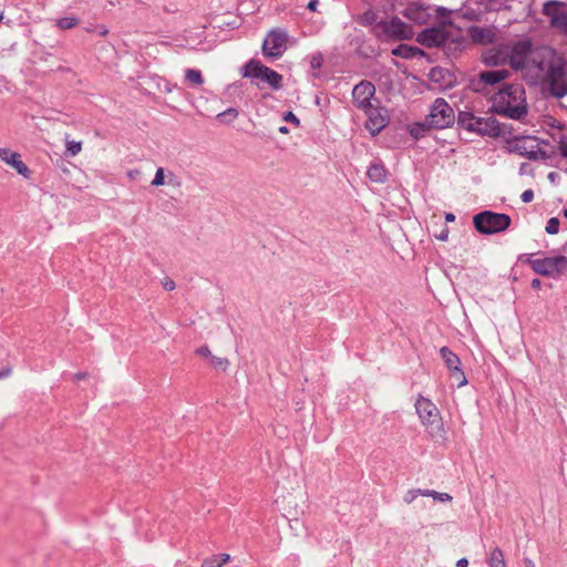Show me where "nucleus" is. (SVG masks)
I'll use <instances>...</instances> for the list:
<instances>
[{
	"instance_id": "nucleus-41",
	"label": "nucleus",
	"mask_w": 567,
	"mask_h": 567,
	"mask_svg": "<svg viewBox=\"0 0 567 567\" xmlns=\"http://www.w3.org/2000/svg\"><path fill=\"white\" fill-rule=\"evenodd\" d=\"M534 198V192L532 189H526L525 192H523V194L520 195V199L524 202V203H530Z\"/></svg>"
},
{
	"instance_id": "nucleus-28",
	"label": "nucleus",
	"mask_w": 567,
	"mask_h": 567,
	"mask_svg": "<svg viewBox=\"0 0 567 567\" xmlns=\"http://www.w3.org/2000/svg\"><path fill=\"white\" fill-rule=\"evenodd\" d=\"M79 20L74 17H63L56 20V25L62 30L72 29L78 25Z\"/></svg>"
},
{
	"instance_id": "nucleus-58",
	"label": "nucleus",
	"mask_w": 567,
	"mask_h": 567,
	"mask_svg": "<svg viewBox=\"0 0 567 567\" xmlns=\"http://www.w3.org/2000/svg\"><path fill=\"white\" fill-rule=\"evenodd\" d=\"M566 107H567V105H566Z\"/></svg>"
},
{
	"instance_id": "nucleus-30",
	"label": "nucleus",
	"mask_w": 567,
	"mask_h": 567,
	"mask_svg": "<svg viewBox=\"0 0 567 567\" xmlns=\"http://www.w3.org/2000/svg\"><path fill=\"white\" fill-rule=\"evenodd\" d=\"M359 23L362 25H375L377 22V14L372 10L365 11L360 18Z\"/></svg>"
},
{
	"instance_id": "nucleus-44",
	"label": "nucleus",
	"mask_w": 567,
	"mask_h": 567,
	"mask_svg": "<svg viewBox=\"0 0 567 567\" xmlns=\"http://www.w3.org/2000/svg\"><path fill=\"white\" fill-rule=\"evenodd\" d=\"M11 374V368L7 367L0 370V379L7 378Z\"/></svg>"
},
{
	"instance_id": "nucleus-12",
	"label": "nucleus",
	"mask_w": 567,
	"mask_h": 567,
	"mask_svg": "<svg viewBox=\"0 0 567 567\" xmlns=\"http://www.w3.org/2000/svg\"><path fill=\"white\" fill-rule=\"evenodd\" d=\"M543 13L549 18L551 27L567 34V3L548 1L544 4Z\"/></svg>"
},
{
	"instance_id": "nucleus-50",
	"label": "nucleus",
	"mask_w": 567,
	"mask_h": 567,
	"mask_svg": "<svg viewBox=\"0 0 567 567\" xmlns=\"http://www.w3.org/2000/svg\"><path fill=\"white\" fill-rule=\"evenodd\" d=\"M524 566L525 567H535V564L532 559L529 558H524Z\"/></svg>"
},
{
	"instance_id": "nucleus-19",
	"label": "nucleus",
	"mask_w": 567,
	"mask_h": 567,
	"mask_svg": "<svg viewBox=\"0 0 567 567\" xmlns=\"http://www.w3.org/2000/svg\"><path fill=\"white\" fill-rule=\"evenodd\" d=\"M529 141L534 140L532 137H515L513 151L533 161L545 158V152L538 148L537 145H529Z\"/></svg>"
},
{
	"instance_id": "nucleus-11",
	"label": "nucleus",
	"mask_w": 567,
	"mask_h": 567,
	"mask_svg": "<svg viewBox=\"0 0 567 567\" xmlns=\"http://www.w3.org/2000/svg\"><path fill=\"white\" fill-rule=\"evenodd\" d=\"M288 34L281 30H271L264 40L262 53L267 58L278 59L287 49Z\"/></svg>"
},
{
	"instance_id": "nucleus-32",
	"label": "nucleus",
	"mask_w": 567,
	"mask_h": 567,
	"mask_svg": "<svg viewBox=\"0 0 567 567\" xmlns=\"http://www.w3.org/2000/svg\"><path fill=\"white\" fill-rule=\"evenodd\" d=\"M427 492H425V489H421V488H417V489H410L405 493L404 495V502L410 504L412 503L417 496H427Z\"/></svg>"
},
{
	"instance_id": "nucleus-33",
	"label": "nucleus",
	"mask_w": 567,
	"mask_h": 567,
	"mask_svg": "<svg viewBox=\"0 0 567 567\" xmlns=\"http://www.w3.org/2000/svg\"><path fill=\"white\" fill-rule=\"evenodd\" d=\"M82 150V143L78 141H66V155L75 156Z\"/></svg>"
},
{
	"instance_id": "nucleus-21",
	"label": "nucleus",
	"mask_w": 567,
	"mask_h": 567,
	"mask_svg": "<svg viewBox=\"0 0 567 567\" xmlns=\"http://www.w3.org/2000/svg\"><path fill=\"white\" fill-rule=\"evenodd\" d=\"M471 40L481 45H487L496 42L497 35L494 28L472 25L468 28Z\"/></svg>"
},
{
	"instance_id": "nucleus-51",
	"label": "nucleus",
	"mask_w": 567,
	"mask_h": 567,
	"mask_svg": "<svg viewBox=\"0 0 567 567\" xmlns=\"http://www.w3.org/2000/svg\"><path fill=\"white\" fill-rule=\"evenodd\" d=\"M445 220H446V221H454V220H455V216H454V214H452V213H447V214L445 215Z\"/></svg>"
},
{
	"instance_id": "nucleus-37",
	"label": "nucleus",
	"mask_w": 567,
	"mask_h": 567,
	"mask_svg": "<svg viewBox=\"0 0 567 567\" xmlns=\"http://www.w3.org/2000/svg\"><path fill=\"white\" fill-rule=\"evenodd\" d=\"M151 184L154 187H158V186H162L165 184V171L163 167L157 168L155 176Z\"/></svg>"
},
{
	"instance_id": "nucleus-34",
	"label": "nucleus",
	"mask_w": 567,
	"mask_h": 567,
	"mask_svg": "<svg viewBox=\"0 0 567 567\" xmlns=\"http://www.w3.org/2000/svg\"><path fill=\"white\" fill-rule=\"evenodd\" d=\"M429 130L425 125V122L424 123H416L414 124L411 130H410V133L411 135L414 137V138H420L424 135V132Z\"/></svg>"
},
{
	"instance_id": "nucleus-57",
	"label": "nucleus",
	"mask_w": 567,
	"mask_h": 567,
	"mask_svg": "<svg viewBox=\"0 0 567 567\" xmlns=\"http://www.w3.org/2000/svg\"><path fill=\"white\" fill-rule=\"evenodd\" d=\"M2 19H3V12L0 11V21H2Z\"/></svg>"
},
{
	"instance_id": "nucleus-25",
	"label": "nucleus",
	"mask_w": 567,
	"mask_h": 567,
	"mask_svg": "<svg viewBox=\"0 0 567 567\" xmlns=\"http://www.w3.org/2000/svg\"><path fill=\"white\" fill-rule=\"evenodd\" d=\"M230 556L228 554L213 555L203 560L200 567H221L224 564L229 561Z\"/></svg>"
},
{
	"instance_id": "nucleus-17",
	"label": "nucleus",
	"mask_w": 567,
	"mask_h": 567,
	"mask_svg": "<svg viewBox=\"0 0 567 567\" xmlns=\"http://www.w3.org/2000/svg\"><path fill=\"white\" fill-rule=\"evenodd\" d=\"M508 43H498L482 52L481 61L486 66H499L507 63Z\"/></svg>"
},
{
	"instance_id": "nucleus-16",
	"label": "nucleus",
	"mask_w": 567,
	"mask_h": 567,
	"mask_svg": "<svg viewBox=\"0 0 567 567\" xmlns=\"http://www.w3.org/2000/svg\"><path fill=\"white\" fill-rule=\"evenodd\" d=\"M375 94V86L370 81H361L357 85H354L352 90V99L354 105L363 111L364 109L369 107L370 105L377 103L379 104V101L374 99Z\"/></svg>"
},
{
	"instance_id": "nucleus-46",
	"label": "nucleus",
	"mask_w": 567,
	"mask_h": 567,
	"mask_svg": "<svg viewBox=\"0 0 567 567\" xmlns=\"http://www.w3.org/2000/svg\"><path fill=\"white\" fill-rule=\"evenodd\" d=\"M530 287L533 289H539L542 287V281L538 278H535L532 280Z\"/></svg>"
},
{
	"instance_id": "nucleus-5",
	"label": "nucleus",
	"mask_w": 567,
	"mask_h": 567,
	"mask_svg": "<svg viewBox=\"0 0 567 567\" xmlns=\"http://www.w3.org/2000/svg\"><path fill=\"white\" fill-rule=\"evenodd\" d=\"M511 221L512 219L507 214L491 210H484L473 218L476 230L484 235L504 231L509 227Z\"/></svg>"
},
{
	"instance_id": "nucleus-18",
	"label": "nucleus",
	"mask_w": 567,
	"mask_h": 567,
	"mask_svg": "<svg viewBox=\"0 0 567 567\" xmlns=\"http://www.w3.org/2000/svg\"><path fill=\"white\" fill-rule=\"evenodd\" d=\"M440 354H441L442 359L444 360L447 369L457 379L458 386L465 385L467 383V380H466L464 372L460 368V365H461L460 358L454 352H452L447 347H442L440 349Z\"/></svg>"
},
{
	"instance_id": "nucleus-3",
	"label": "nucleus",
	"mask_w": 567,
	"mask_h": 567,
	"mask_svg": "<svg viewBox=\"0 0 567 567\" xmlns=\"http://www.w3.org/2000/svg\"><path fill=\"white\" fill-rule=\"evenodd\" d=\"M372 32L381 41L409 40L414 35L413 28L398 17L392 18L390 21L378 22L372 28Z\"/></svg>"
},
{
	"instance_id": "nucleus-38",
	"label": "nucleus",
	"mask_w": 567,
	"mask_h": 567,
	"mask_svg": "<svg viewBox=\"0 0 567 567\" xmlns=\"http://www.w3.org/2000/svg\"><path fill=\"white\" fill-rule=\"evenodd\" d=\"M322 63H323V56L321 53H316L311 56V61H310V64H311V68L312 69H320L322 66Z\"/></svg>"
},
{
	"instance_id": "nucleus-54",
	"label": "nucleus",
	"mask_w": 567,
	"mask_h": 567,
	"mask_svg": "<svg viewBox=\"0 0 567 567\" xmlns=\"http://www.w3.org/2000/svg\"><path fill=\"white\" fill-rule=\"evenodd\" d=\"M464 17H467V18H471V19H474L475 18V14H472L470 12H465L464 13Z\"/></svg>"
},
{
	"instance_id": "nucleus-36",
	"label": "nucleus",
	"mask_w": 567,
	"mask_h": 567,
	"mask_svg": "<svg viewBox=\"0 0 567 567\" xmlns=\"http://www.w3.org/2000/svg\"><path fill=\"white\" fill-rule=\"evenodd\" d=\"M425 492L429 493L427 496H431L435 501H439V502H451L452 501V496L447 493H439V492H435L432 489H425Z\"/></svg>"
},
{
	"instance_id": "nucleus-13",
	"label": "nucleus",
	"mask_w": 567,
	"mask_h": 567,
	"mask_svg": "<svg viewBox=\"0 0 567 567\" xmlns=\"http://www.w3.org/2000/svg\"><path fill=\"white\" fill-rule=\"evenodd\" d=\"M363 112L368 117L365 128L373 136L379 134L389 123L388 110L377 103L364 109Z\"/></svg>"
},
{
	"instance_id": "nucleus-4",
	"label": "nucleus",
	"mask_w": 567,
	"mask_h": 567,
	"mask_svg": "<svg viewBox=\"0 0 567 567\" xmlns=\"http://www.w3.org/2000/svg\"><path fill=\"white\" fill-rule=\"evenodd\" d=\"M241 75L254 80L266 82L272 90L277 91L282 86V75L277 71L264 65L260 61L251 59L245 65H243Z\"/></svg>"
},
{
	"instance_id": "nucleus-8",
	"label": "nucleus",
	"mask_w": 567,
	"mask_h": 567,
	"mask_svg": "<svg viewBox=\"0 0 567 567\" xmlns=\"http://www.w3.org/2000/svg\"><path fill=\"white\" fill-rule=\"evenodd\" d=\"M530 268L538 275L558 278L567 271V257L554 256L529 260Z\"/></svg>"
},
{
	"instance_id": "nucleus-2",
	"label": "nucleus",
	"mask_w": 567,
	"mask_h": 567,
	"mask_svg": "<svg viewBox=\"0 0 567 567\" xmlns=\"http://www.w3.org/2000/svg\"><path fill=\"white\" fill-rule=\"evenodd\" d=\"M493 110L496 114L522 120L527 115L525 90L519 84L506 85L494 96Z\"/></svg>"
},
{
	"instance_id": "nucleus-20",
	"label": "nucleus",
	"mask_w": 567,
	"mask_h": 567,
	"mask_svg": "<svg viewBox=\"0 0 567 567\" xmlns=\"http://www.w3.org/2000/svg\"><path fill=\"white\" fill-rule=\"evenodd\" d=\"M0 158L13 167L18 174L23 176L24 178H29L31 175V171L29 167L22 162L21 155L17 152L11 151L10 148L0 147Z\"/></svg>"
},
{
	"instance_id": "nucleus-31",
	"label": "nucleus",
	"mask_w": 567,
	"mask_h": 567,
	"mask_svg": "<svg viewBox=\"0 0 567 567\" xmlns=\"http://www.w3.org/2000/svg\"><path fill=\"white\" fill-rule=\"evenodd\" d=\"M239 115L237 109L235 107H229L227 109L226 111L219 113L217 115V118H219L220 121L223 122H227V123H230L233 122L235 118H237Z\"/></svg>"
},
{
	"instance_id": "nucleus-24",
	"label": "nucleus",
	"mask_w": 567,
	"mask_h": 567,
	"mask_svg": "<svg viewBox=\"0 0 567 567\" xmlns=\"http://www.w3.org/2000/svg\"><path fill=\"white\" fill-rule=\"evenodd\" d=\"M476 117L477 116H475L471 112L462 111L457 115V124L460 127H462L468 132H473V128L475 126L474 122H475Z\"/></svg>"
},
{
	"instance_id": "nucleus-23",
	"label": "nucleus",
	"mask_w": 567,
	"mask_h": 567,
	"mask_svg": "<svg viewBox=\"0 0 567 567\" xmlns=\"http://www.w3.org/2000/svg\"><path fill=\"white\" fill-rule=\"evenodd\" d=\"M367 175L373 183L382 184L386 181V169L382 163H373L369 166Z\"/></svg>"
},
{
	"instance_id": "nucleus-22",
	"label": "nucleus",
	"mask_w": 567,
	"mask_h": 567,
	"mask_svg": "<svg viewBox=\"0 0 567 567\" xmlns=\"http://www.w3.org/2000/svg\"><path fill=\"white\" fill-rule=\"evenodd\" d=\"M392 54L402 59H413L424 55V51L416 47L402 43L392 50Z\"/></svg>"
},
{
	"instance_id": "nucleus-42",
	"label": "nucleus",
	"mask_w": 567,
	"mask_h": 567,
	"mask_svg": "<svg viewBox=\"0 0 567 567\" xmlns=\"http://www.w3.org/2000/svg\"><path fill=\"white\" fill-rule=\"evenodd\" d=\"M163 287L165 290L172 291L175 289V282L167 278L163 281Z\"/></svg>"
},
{
	"instance_id": "nucleus-47",
	"label": "nucleus",
	"mask_w": 567,
	"mask_h": 567,
	"mask_svg": "<svg viewBox=\"0 0 567 567\" xmlns=\"http://www.w3.org/2000/svg\"><path fill=\"white\" fill-rule=\"evenodd\" d=\"M447 237H449V230L447 229L442 230L441 234L436 236V238L440 239V240H446Z\"/></svg>"
},
{
	"instance_id": "nucleus-26",
	"label": "nucleus",
	"mask_w": 567,
	"mask_h": 567,
	"mask_svg": "<svg viewBox=\"0 0 567 567\" xmlns=\"http://www.w3.org/2000/svg\"><path fill=\"white\" fill-rule=\"evenodd\" d=\"M489 567H506L504 554L499 547H495L488 558Z\"/></svg>"
},
{
	"instance_id": "nucleus-1",
	"label": "nucleus",
	"mask_w": 567,
	"mask_h": 567,
	"mask_svg": "<svg viewBox=\"0 0 567 567\" xmlns=\"http://www.w3.org/2000/svg\"><path fill=\"white\" fill-rule=\"evenodd\" d=\"M566 61L549 47H536L523 71L530 85L542 84L549 95L561 99L567 95Z\"/></svg>"
},
{
	"instance_id": "nucleus-56",
	"label": "nucleus",
	"mask_w": 567,
	"mask_h": 567,
	"mask_svg": "<svg viewBox=\"0 0 567 567\" xmlns=\"http://www.w3.org/2000/svg\"><path fill=\"white\" fill-rule=\"evenodd\" d=\"M563 215H564V216H565V218L567 219V209H564Z\"/></svg>"
},
{
	"instance_id": "nucleus-40",
	"label": "nucleus",
	"mask_w": 567,
	"mask_h": 567,
	"mask_svg": "<svg viewBox=\"0 0 567 567\" xmlns=\"http://www.w3.org/2000/svg\"><path fill=\"white\" fill-rule=\"evenodd\" d=\"M196 354L210 359L212 352L207 346L196 349Z\"/></svg>"
},
{
	"instance_id": "nucleus-7",
	"label": "nucleus",
	"mask_w": 567,
	"mask_h": 567,
	"mask_svg": "<svg viewBox=\"0 0 567 567\" xmlns=\"http://www.w3.org/2000/svg\"><path fill=\"white\" fill-rule=\"evenodd\" d=\"M427 128L443 130L450 127L455 121L452 106L444 99H436L431 106L430 114L425 117Z\"/></svg>"
},
{
	"instance_id": "nucleus-55",
	"label": "nucleus",
	"mask_w": 567,
	"mask_h": 567,
	"mask_svg": "<svg viewBox=\"0 0 567 567\" xmlns=\"http://www.w3.org/2000/svg\"><path fill=\"white\" fill-rule=\"evenodd\" d=\"M555 175H556V173L550 172V173L548 174V178H549V179H554Z\"/></svg>"
},
{
	"instance_id": "nucleus-49",
	"label": "nucleus",
	"mask_w": 567,
	"mask_h": 567,
	"mask_svg": "<svg viewBox=\"0 0 567 567\" xmlns=\"http://www.w3.org/2000/svg\"><path fill=\"white\" fill-rule=\"evenodd\" d=\"M456 566L457 567H467L468 566V560L467 558H461L457 560L456 563Z\"/></svg>"
},
{
	"instance_id": "nucleus-29",
	"label": "nucleus",
	"mask_w": 567,
	"mask_h": 567,
	"mask_svg": "<svg viewBox=\"0 0 567 567\" xmlns=\"http://www.w3.org/2000/svg\"><path fill=\"white\" fill-rule=\"evenodd\" d=\"M209 363L214 369L223 371H225L229 365L228 359L216 355H210Z\"/></svg>"
},
{
	"instance_id": "nucleus-14",
	"label": "nucleus",
	"mask_w": 567,
	"mask_h": 567,
	"mask_svg": "<svg viewBox=\"0 0 567 567\" xmlns=\"http://www.w3.org/2000/svg\"><path fill=\"white\" fill-rule=\"evenodd\" d=\"M450 33L444 27H433L422 30L416 35V41L426 48H440L445 47L450 41Z\"/></svg>"
},
{
	"instance_id": "nucleus-27",
	"label": "nucleus",
	"mask_w": 567,
	"mask_h": 567,
	"mask_svg": "<svg viewBox=\"0 0 567 567\" xmlns=\"http://www.w3.org/2000/svg\"><path fill=\"white\" fill-rule=\"evenodd\" d=\"M185 79L195 85H202L204 83V79L202 72L195 69H187L185 71Z\"/></svg>"
},
{
	"instance_id": "nucleus-48",
	"label": "nucleus",
	"mask_w": 567,
	"mask_h": 567,
	"mask_svg": "<svg viewBox=\"0 0 567 567\" xmlns=\"http://www.w3.org/2000/svg\"><path fill=\"white\" fill-rule=\"evenodd\" d=\"M87 378V373L86 372H78L74 374V379L78 380V381H81V380H84Z\"/></svg>"
},
{
	"instance_id": "nucleus-39",
	"label": "nucleus",
	"mask_w": 567,
	"mask_h": 567,
	"mask_svg": "<svg viewBox=\"0 0 567 567\" xmlns=\"http://www.w3.org/2000/svg\"><path fill=\"white\" fill-rule=\"evenodd\" d=\"M284 120L293 123L296 126L300 125V120L292 112L285 113Z\"/></svg>"
},
{
	"instance_id": "nucleus-45",
	"label": "nucleus",
	"mask_w": 567,
	"mask_h": 567,
	"mask_svg": "<svg viewBox=\"0 0 567 567\" xmlns=\"http://www.w3.org/2000/svg\"><path fill=\"white\" fill-rule=\"evenodd\" d=\"M317 6H318V0H310L307 4V8L310 10V11H316L317 10Z\"/></svg>"
},
{
	"instance_id": "nucleus-52",
	"label": "nucleus",
	"mask_w": 567,
	"mask_h": 567,
	"mask_svg": "<svg viewBox=\"0 0 567 567\" xmlns=\"http://www.w3.org/2000/svg\"><path fill=\"white\" fill-rule=\"evenodd\" d=\"M140 175V171L138 169H133V171H130L128 172V176L131 178H135V176Z\"/></svg>"
},
{
	"instance_id": "nucleus-43",
	"label": "nucleus",
	"mask_w": 567,
	"mask_h": 567,
	"mask_svg": "<svg viewBox=\"0 0 567 567\" xmlns=\"http://www.w3.org/2000/svg\"><path fill=\"white\" fill-rule=\"evenodd\" d=\"M559 153L563 157L567 158V142L560 141L559 142Z\"/></svg>"
},
{
	"instance_id": "nucleus-53",
	"label": "nucleus",
	"mask_w": 567,
	"mask_h": 567,
	"mask_svg": "<svg viewBox=\"0 0 567 567\" xmlns=\"http://www.w3.org/2000/svg\"><path fill=\"white\" fill-rule=\"evenodd\" d=\"M281 134H287L289 132L288 127L286 126H280L279 130H278Z\"/></svg>"
},
{
	"instance_id": "nucleus-10",
	"label": "nucleus",
	"mask_w": 567,
	"mask_h": 567,
	"mask_svg": "<svg viewBox=\"0 0 567 567\" xmlns=\"http://www.w3.org/2000/svg\"><path fill=\"white\" fill-rule=\"evenodd\" d=\"M508 51L507 63H509L512 69L523 72L529 60V54L533 51L532 42L529 40H523L508 43Z\"/></svg>"
},
{
	"instance_id": "nucleus-35",
	"label": "nucleus",
	"mask_w": 567,
	"mask_h": 567,
	"mask_svg": "<svg viewBox=\"0 0 567 567\" xmlns=\"http://www.w3.org/2000/svg\"><path fill=\"white\" fill-rule=\"evenodd\" d=\"M545 230L549 235H556L559 230V219L557 217L549 218Z\"/></svg>"
},
{
	"instance_id": "nucleus-6",
	"label": "nucleus",
	"mask_w": 567,
	"mask_h": 567,
	"mask_svg": "<svg viewBox=\"0 0 567 567\" xmlns=\"http://www.w3.org/2000/svg\"><path fill=\"white\" fill-rule=\"evenodd\" d=\"M415 410L422 424L432 436L443 432L440 411L430 399L419 395L415 402Z\"/></svg>"
},
{
	"instance_id": "nucleus-15",
	"label": "nucleus",
	"mask_w": 567,
	"mask_h": 567,
	"mask_svg": "<svg viewBox=\"0 0 567 567\" xmlns=\"http://www.w3.org/2000/svg\"><path fill=\"white\" fill-rule=\"evenodd\" d=\"M508 76L509 71L506 69L482 71L477 78L471 80L470 87L475 92H483L486 86L498 84Z\"/></svg>"
},
{
	"instance_id": "nucleus-9",
	"label": "nucleus",
	"mask_w": 567,
	"mask_h": 567,
	"mask_svg": "<svg viewBox=\"0 0 567 567\" xmlns=\"http://www.w3.org/2000/svg\"><path fill=\"white\" fill-rule=\"evenodd\" d=\"M474 123L475 126L473 128V133H477L478 135L504 138H507V136L511 135L508 126L499 123L494 116H477Z\"/></svg>"
}]
</instances>
